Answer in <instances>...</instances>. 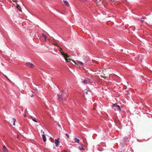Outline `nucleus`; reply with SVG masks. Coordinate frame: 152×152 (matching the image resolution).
<instances>
[{"label": "nucleus", "instance_id": "obj_9", "mask_svg": "<svg viewBox=\"0 0 152 152\" xmlns=\"http://www.w3.org/2000/svg\"><path fill=\"white\" fill-rule=\"evenodd\" d=\"M3 151L4 152H8V150L5 145L3 146Z\"/></svg>", "mask_w": 152, "mask_h": 152}, {"label": "nucleus", "instance_id": "obj_23", "mask_svg": "<svg viewBox=\"0 0 152 152\" xmlns=\"http://www.w3.org/2000/svg\"><path fill=\"white\" fill-rule=\"evenodd\" d=\"M24 116H26V115H24Z\"/></svg>", "mask_w": 152, "mask_h": 152}, {"label": "nucleus", "instance_id": "obj_21", "mask_svg": "<svg viewBox=\"0 0 152 152\" xmlns=\"http://www.w3.org/2000/svg\"><path fill=\"white\" fill-rule=\"evenodd\" d=\"M42 133L43 134H45V132H42Z\"/></svg>", "mask_w": 152, "mask_h": 152}, {"label": "nucleus", "instance_id": "obj_20", "mask_svg": "<svg viewBox=\"0 0 152 152\" xmlns=\"http://www.w3.org/2000/svg\"><path fill=\"white\" fill-rule=\"evenodd\" d=\"M32 120L33 121H34V122H36V123H37V121H36V119H32Z\"/></svg>", "mask_w": 152, "mask_h": 152}, {"label": "nucleus", "instance_id": "obj_18", "mask_svg": "<svg viewBox=\"0 0 152 152\" xmlns=\"http://www.w3.org/2000/svg\"><path fill=\"white\" fill-rule=\"evenodd\" d=\"M80 1L82 2H86L87 0H79Z\"/></svg>", "mask_w": 152, "mask_h": 152}, {"label": "nucleus", "instance_id": "obj_19", "mask_svg": "<svg viewBox=\"0 0 152 152\" xmlns=\"http://www.w3.org/2000/svg\"><path fill=\"white\" fill-rule=\"evenodd\" d=\"M65 135H66V136L67 137V138L68 139L69 138V135L68 134L66 133V134H65Z\"/></svg>", "mask_w": 152, "mask_h": 152}, {"label": "nucleus", "instance_id": "obj_7", "mask_svg": "<svg viewBox=\"0 0 152 152\" xmlns=\"http://www.w3.org/2000/svg\"><path fill=\"white\" fill-rule=\"evenodd\" d=\"M59 139L58 138L57 139H55V143L56 144V146H58L59 144Z\"/></svg>", "mask_w": 152, "mask_h": 152}, {"label": "nucleus", "instance_id": "obj_15", "mask_svg": "<svg viewBox=\"0 0 152 152\" xmlns=\"http://www.w3.org/2000/svg\"><path fill=\"white\" fill-rule=\"evenodd\" d=\"M12 120H13V125H15V122L16 121V120L15 119V118H13L12 119Z\"/></svg>", "mask_w": 152, "mask_h": 152}, {"label": "nucleus", "instance_id": "obj_2", "mask_svg": "<svg viewBox=\"0 0 152 152\" xmlns=\"http://www.w3.org/2000/svg\"><path fill=\"white\" fill-rule=\"evenodd\" d=\"M112 109L115 111H121V109L120 106L116 104H113L112 106Z\"/></svg>", "mask_w": 152, "mask_h": 152}, {"label": "nucleus", "instance_id": "obj_16", "mask_svg": "<svg viewBox=\"0 0 152 152\" xmlns=\"http://www.w3.org/2000/svg\"><path fill=\"white\" fill-rule=\"evenodd\" d=\"M42 36L44 37L45 39V41L46 40V36L45 35H44V34H42Z\"/></svg>", "mask_w": 152, "mask_h": 152}, {"label": "nucleus", "instance_id": "obj_12", "mask_svg": "<svg viewBox=\"0 0 152 152\" xmlns=\"http://www.w3.org/2000/svg\"><path fill=\"white\" fill-rule=\"evenodd\" d=\"M83 91L85 94H88V92L89 91L88 90L85 89Z\"/></svg>", "mask_w": 152, "mask_h": 152}, {"label": "nucleus", "instance_id": "obj_22", "mask_svg": "<svg viewBox=\"0 0 152 152\" xmlns=\"http://www.w3.org/2000/svg\"><path fill=\"white\" fill-rule=\"evenodd\" d=\"M43 132V131H42V130H41V132Z\"/></svg>", "mask_w": 152, "mask_h": 152}, {"label": "nucleus", "instance_id": "obj_17", "mask_svg": "<svg viewBox=\"0 0 152 152\" xmlns=\"http://www.w3.org/2000/svg\"><path fill=\"white\" fill-rule=\"evenodd\" d=\"M18 5V7H17L18 9L21 12L22 10H21V8H20V7H19V5Z\"/></svg>", "mask_w": 152, "mask_h": 152}, {"label": "nucleus", "instance_id": "obj_5", "mask_svg": "<svg viewBox=\"0 0 152 152\" xmlns=\"http://www.w3.org/2000/svg\"><path fill=\"white\" fill-rule=\"evenodd\" d=\"M73 62H74L75 64H78L80 65L81 66H83V63L82 62L80 61H79L77 60L75 62L72 61Z\"/></svg>", "mask_w": 152, "mask_h": 152}, {"label": "nucleus", "instance_id": "obj_14", "mask_svg": "<svg viewBox=\"0 0 152 152\" xmlns=\"http://www.w3.org/2000/svg\"><path fill=\"white\" fill-rule=\"evenodd\" d=\"M146 18L145 17H142L140 20L141 22L142 23L144 22V20H142V19H145Z\"/></svg>", "mask_w": 152, "mask_h": 152}, {"label": "nucleus", "instance_id": "obj_6", "mask_svg": "<svg viewBox=\"0 0 152 152\" xmlns=\"http://www.w3.org/2000/svg\"><path fill=\"white\" fill-rule=\"evenodd\" d=\"M26 65L27 66L29 67L32 68L34 67V65L32 64L30 62L27 63Z\"/></svg>", "mask_w": 152, "mask_h": 152}, {"label": "nucleus", "instance_id": "obj_11", "mask_svg": "<svg viewBox=\"0 0 152 152\" xmlns=\"http://www.w3.org/2000/svg\"><path fill=\"white\" fill-rule=\"evenodd\" d=\"M64 2L66 6H69V3L66 0H64Z\"/></svg>", "mask_w": 152, "mask_h": 152}, {"label": "nucleus", "instance_id": "obj_1", "mask_svg": "<svg viewBox=\"0 0 152 152\" xmlns=\"http://www.w3.org/2000/svg\"><path fill=\"white\" fill-rule=\"evenodd\" d=\"M65 94V91L64 90H62V93L61 95H59L58 94H57L58 99H61L62 100L66 101V99L67 96L66 95L65 96H64V95Z\"/></svg>", "mask_w": 152, "mask_h": 152}, {"label": "nucleus", "instance_id": "obj_13", "mask_svg": "<svg viewBox=\"0 0 152 152\" xmlns=\"http://www.w3.org/2000/svg\"><path fill=\"white\" fill-rule=\"evenodd\" d=\"M80 144L82 146V147H80L79 149L81 151L84 150V148H83V144L82 143H81V144Z\"/></svg>", "mask_w": 152, "mask_h": 152}, {"label": "nucleus", "instance_id": "obj_3", "mask_svg": "<svg viewBox=\"0 0 152 152\" xmlns=\"http://www.w3.org/2000/svg\"><path fill=\"white\" fill-rule=\"evenodd\" d=\"M61 53L62 55L64 58L65 59L66 61L67 62H71L70 61H71V60L67 58L68 57V56L66 54L64 53L63 52H61Z\"/></svg>", "mask_w": 152, "mask_h": 152}, {"label": "nucleus", "instance_id": "obj_8", "mask_svg": "<svg viewBox=\"0 0 152 152\" xmlns=\"http://www.w3.org/2000/svg\"><path fill=\"white\" fill-rule=\"evenodd\" d=\"M74 142L75 143H80V140L78 139L76 137L74 138Z\"/></svg>", "mask_w": 152, "mask_h": 152}, {"label": "nucleus", "instance_id": "obj_4", "mask_svg": "<svg viewBox=\"0 0 152 152\" xmlns=\"http://www.w3.org/2000/svg\"><path fill=\"white\" fill-rule=\"evenodd\" d=\"M92 81H91L90 79L86 78L85 80H84L83 81L82 83L84 84H86L87 83H92Z\"/></svg>", "mask_w": 152, "mask_h": 152}, {"label": "nucleus", "instance_id": "obj_10", "mask_svg": "<svg viewBox=\"0 0 152 152\" xmlns=\"http://www.w3.org/2000/svg\"><path fill=\"white\" fill-rule=\"evenodd\" d=\"M42 139L44 142H45L46 140V138L45 136V134H42Z\"/></svg>", "mask_w": 152, "mask_h": 152}]
</instances>
